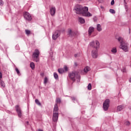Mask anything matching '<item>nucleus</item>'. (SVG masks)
<instances>
[{
  "instance_id": "f257e3e1",
  "label": "nucleus",
  "mask_w": 131,
  "mask_h": 131,
  "mask_svg": "<svg viewBox=\"0 0 131 131\" xmlns=\"http://www.w3.org/2000/svg\"><path fill=\"white\" fill-rule=\"evenodd\" d=\"M116 39H117L120 43V49H122L124 52H127V51H128L127 44L123 41V38L119 37L118 38H116Z\"/></svg>"
},
{
  "instance_id": "f03ea898",
  "label": "nucleus",
  "mask_w": 131,
  "mask_h": 131,
  "mask_svg": "<svg viewBox=\"0 0 131 131\" xmlns=\"http://www.w3.org/2000/svg\"><path fill=\"white\" fill-rule=\"evenodd\" d=\"M69 76L73 81H75L76 79L77 81H80V75H79V74L77 72H72L70 73Z\"/></svg>"
},
{
  "instance_id": "7ed1b4c3",
  "label": "nucleus",
  "mask_w": 131,
  "mask_h": 131,
  "mask_svg": "<svg viewBox=\"0 0 131 131\" xmlns=\"http://www.w3.org/2000/svg\"><path fill=\"white\" fill-rule=\"evenodd\" d=\"M39 51L37 49L35 50L32 54V58L35 62L39 61Z\"/></svg>"
},
{
  "instance_id": "20e7f679",
  "label": "nucleus",
  "mask_w": 131,
  "mask_h": 131,
  "mask_svg": "<svg viewBox=\"0 0 131 131\" xmlns=\"http://www.w3.org/2000/svg\"><path fill=\"white\" fill-rule=\"evenodd\" d=\"M82 16L92 17V15L89 12V8L88 7L84 6L82 8Z\"/></svg>"
},
{
  "instance_id": "39448f33",
  "label": "nucleus",
  "mask_w": 131,
  "mask_h": 131,
  "mask_svg": "<svg viewBox=\"0 0 131 131\" xmlns=\"http://www.w3.org/2000/svg\"><path fill=\"white\" fill-rule=\"evenodd\" d=\"M74 10L75 13L78 15H81L82 14V6L80 5L75 6Z\"/></svg>"
},
{
  "instance_id": "423d86ee",
  "label": "nucleus",
  "mask_w": 131,
  "mask_h": 131,
  "mask_svg": "<svg viewBox=\"0 0 131 131\" xmlns=\"http://www.w3.org/2000/svg\"><path fill=\"white\" fill-rule=\"evenodd\" d=\"M109 104H110V100L109 99L105 100V101L103 102V108L104 111H107V110L109 109Z\"/></svg>"
},
{
  "instance_id": "0eeeda50",
  "label": "nucleus",
  "mask_w": 131,
  "mask_h": 131,
  "mask_svg": "<svg viewBox=\"0 0 131 131\" xmlns=\"http://www.w3.org/2000/svg\"><path fill=\"white\" fill-rule=\"evenodd\" d=\"M91 47H92V48H94V49H98V48L100 47V42L99 41L96 40L95 43V41H92L90 43Z\"/></svg>"
},
{
  "instance_id": "6e6552de",
  "label": "nucleus",
  "mask_w": 131,
  "mask_h": 131,
  "mask_svg": "<svg viewBox=\"0 0 131 131\" xmlns=\"http://www.w3.org/2000/svg\"><path fill=\"white\" fill-rule=\"evenodd\" d=\"M98 48H95L92 51V56L94 59H97L98 56Z\"/></svg>"
},
{
  "instance_id": "1a4fd4ad",
  "label": "nucleus",
  "mask_w": 131,
  "mask_h": 131,
  "mask_svg": "<svg viewBox=\"0 0 131 131\" xmlns=\"http://www.w3.org/2000/svg\"><path fill=\"white\" fill-rule=\"evenodd\" d=\"M24 16L25 19H26V20H27L28 21H31V20L32 19V17H31V15H30V13L27 12H25V13L24 14Z\"/></svg>"
},
{
  "instance_id": "9d476101",
  "label": "nucleus",
  "mask_w": 131,
  "mask_h": 131,
  "mask_svg": "<svg viewBox=\"0 0 131 131\" xmlns=\"http://www.w3.org/2000/svg\"><path fill=\"white\" fill-rule=\"evenodd\" d=\"M15 109L18 114V117L19 118L22 117V111H21V108H20V106H19V105H16Z\"/></svg>"
},
{
  "instance_id": "9b49d317",
  "label": "nucleus",
  "mask_w": 131,
  "mask_h": 131,
  "mask_svg": "<svg viewBox=\"0 0 131 131\" xmlns=\"http://www.w3.org/2000/svg\"><path fill=\"white\" fill-rule=\"evenodd\" d=\"M60 36V31H55L52 35V38L54 40H56Z\"/></svg>"
},
{
  "instance_id": "f8f14e48",
  "label": "nucleus",
  "mask_w": 131,
  "mask_h": 131,
  "mask_svg": "<svg viewBox=\"0 0 131 131\" xmlns=\"http://www.w3.org/2000/svg\"><path fill=\"white\" fill-rule=\"evenodd\" d=\"M58 117H59V114L57 112H53V120L54 122L58 121Z\"/></svg>"
},
{
  "instance_id": "ddd939ff",
  "label": "nucleus",
  "mask_w": 131,
  "mask_h": 131,
  "mask_svg": "<svg viewBox=\"0 0 131 131\" xmlns=\"http://www.w3.org/2000/svg\"><path fill=\"white\" fill-rule=\"evenodd\" d=\"M50 13L52 16H54L55 14H56V7H51L50 9Z\"/></svg>"
},
{
  "instance_id": "4468645a",
  "label": "nucleus",
  "mask_w": 131,
  "mask_h": 131,
  "mask_svg": "<svg viewBox=\"0 0 131 131\" xmlns=\"http://www.w3.org/2000/svg\"><path fill=\"white\" fill-rule=\"evenodd\" d=\"M95 31V28L94 27H90L88 30L89 35L91 36L92 35V33Z\"/></svg>"
},
{
  "instance_id": "2eb2a0df",
  "label": "nucleus",
  "mask_w": 131,
  "mask_h": 131,
  "mask_svg": "<svg viewBox=\"0 0 131 131\" xmlns=\"http://www.w3.org/2000/svg\"><path fill=\"white\" fill-rule=\"evenodd\" d=\"M68 34L70 36H74V35L76 34L75 32L72 31L71 29H69Z\"/></svg>"
},
{
  "instance_id": "dca6fc26",
  "label": "nucleus",
  "mask_w": 131,
  "mask_h": 131,
  "mask_svg": "<svg viewBox=\"0 0 131 131\" xmlns=\"http://www.w3.org/2000/svg\"><path fill=\"white\" fill-rule=\"evenodd\" d=\"M90 70H91V68L88 66L85 67L83 69L84 73H83V74H86Z\"/></svg>"
},
{
  "instance_id": "f3484780",
  "label": "nucleus",
  "mask_w": 131,
  "mask_h": 131,
  "mask_svg": "<svg viewBox=\"0 0 131 131\" xmlns=\"http://www.w3.org/2000/svg\"><path fill=\"white\" fill-rule=\"evenodd\" d=\"M96 29L97 31H98V32H101V31H102V26H101V25L99 24H97L96 27Z\"/></svg>"
},
{
  "instance_id": "a211bd4d",
  "label": "nucleus",
  "mask_w": 131,
  "mask_h": 131,
  "mask_svg": "<svg viewBox=\"0 0 131 131\" xmlns=\"http://www.w3.org/2000/svg\"><path fill=\"white\" fill-rule=\"evenodd\" d=\"M59 111V107H58V104L56 103L54 105L53 112H58Z\"/></svg>"
},
{
  "instance_id": "6ab92c4d",
  "label": "nucleus",
  "mask_w": 131,
  "mask_h": 131,
  "mask_svg": "<svg viewBox=\"0 0 131 131\" xmlns=\"http://www.w3.org/2000/svg\"><path fill=\"white\" fill-rule=\"evenodd\" d=\"M25 32H26V34H27V35L28 36H29V35H30V34H32L31 31H30L29 30H25Z\"/></svg>"
},
{
  "instance_id": "aec40b11",
  "label": "nucleus",
  "mask_w": 131,
  "mask_h": 131,
  "mask_svg": "<svg viewBox=\"0 0 131 131\" xmlns=\"http://www.w3.org/2000/svg\"><path fill=\"white\" fill-rule=\"evenodd\" d=\"M112 53H113V54H116L117 53V49H116V48L114 47L112 50H111Z\"/></svg>"
},
{
  "instance_id": "412c9836",
  "label": "nucleus",
  "mask_w": 131,
  "mask_h": 131,
  "mask_svg": "<svg viewBox=\"0 0 131 131\" xmlns=\"http://www.w3.org/2000/svg\"><path fill=\"white\" fill-rule=\"evenodd\" d=\"M123 109V105H119L117 106V111H121Z\"/></svg>"
},
{
  "instance_id": "4be33fe9",
  "label": "nucleus",
  "mask_w": 131,
  "mask_h": 131,
  "mask_svg": "<svg viewBox=\"0 0 131 131\" xmlns=\"http://www.w3.org/2000/svg\"><path fill=\"white\" fill-rule=\"evenodd\" d=\"M58 71L60 74H62V73H64V69H58Z\"/></svg>"
},
{
  "instance_id": "5701e85b",
  "label": "nucleus",
  "mask_w": 131,
  "mask_h": 131,
  "mask_svg": "<svg viewBox=\"0 0 131 131\" xmlns=\"http://www.w3.org/2000/svg\"><path fill=\"white\" fill-rule=\"evenodd\" d=\"M30 67L33 70L34 69V68H35V65L34 64V63L33 62H31Z\"/></svg>"
},
{
  "instance_id": "b1692460",
  "label": "nucleus",
  "mask_w": 131,
  "mask_h": 131,
  "mask_svg": "<svg viewBox=\"0 0 131 131\" xmlns=\"http://www.w3.org/2000/svg\"><path fill=\"white\" fill-rule=\"evenodd\" d=\"M1 86H2V88H5L6 86V84L5 83V82L1 81Z\"/></svg>"
},
{
  "instance_id": "393cba45",
  "label": "nucleus",
  "mask_w": 131,
  "mask_h": 131,
  "mask_svg": "<svg viewBox=\"0 0 131 131\" xmlns=\"http://www.w3.org/2000/svg\"><path fill=\"white\" fill-rule=\"evenodd\" d=\"M35 102L36 104H37V105H38V106H40V105H41V103H40V102L39 100H38V99H35Z\"/></svg>"
},
{
  "instance_id": "a878e982",
  "label": "nucleus",
  "mask_w": 131,
  "mask_h": 131,
  "mask_svg": "<svg viewBox=\"0 0 131 131\" xmlns=\"http://www.w3.org/2000/svg\"><path fill=\"white\" fill-rule=\"evenodd\" d=\"M56 103L57 104H60V103H61V99H60L59 98H56Z\"/></svg>"
},
{
  "instance_id": "bb28decb",
  "label": "nucleus",
  "mask_w": 131,
  "mask_h": 131,
  "mask_svg": "<svg viewBox=\"0 0 131 131\" xmlns=\"http://www.w3.org/2000/svg\"><path fill=\"white\" fill-rule=\"evenodd\" d=\"M88 90L89 91H91L92 90V84L89 83L88 85Z\"/></svg>"
},
{
  "instance_id": "cd10ccee",
  "label": "nucleus",
  "mask_w": 131,
  "mask_h": 131,
  "mask_svg": "<svg viewBox=\"0 0 131 131\" xmlns=\"http://www.w3.org/2000/svg\"><path fill=\"white\" fill-rule=\"evenodd\" d=\"M78 20L79 23H80V24H82V18L79 17Z\"/></svg>"
},
{
  "instance_id": "c85d7f7f",
  "label": "nucleus",
  "mask_w": 131,
  "mask_h": 131,
  "mask_svg": "<svg viewBox=\"0 0 131 131\" xmlns=\"http://www.w3.org/2000/svg\"><path fill=\"white\" fill-rule=\"evenodd\" d=\"M48 79L47 77H46L45 78H44V81H43V83L45 84H47V83L48 82Z\"/></svg>"
},
{
  "instance_id": "c756f323",
  "label": "nucleus",
  "mask_w": 131,
  "mask_h": 131,
  "mask_svg": "<svg viewBox=\"0 0 131 131\" xmlns=\"http://www.w3.org/2000/svg\"><path fill=\"white\" fill-rule=\"evenodd\" d=\"M54 78H55V79H58V74L54 73Z\"/></svg>"
},
{
  "instance_id": "7c9ffc66",
  "label": "nucleus",
  "mask_w": 131,
  "mask_h": 131,
  "mask_svg": "<svg viewBox=\"0 0 131 131\" xmlns=\"http://www.w3.org/2000/svg\"><path fill=\"white\" fill-rule=\"evenodd\" d=\"M110 12L111 13V14H115V10H114V9H110Z\"/></svg>"
},
{
  "instance_id": "2f4dec72",
  "label": "nucleus",
  "mask_w": 131,
  "mask_h": 131,
  "mask_svg": "<svg viewBox=\"0 0 131 131\" xmlns=\"http://www.w3.org/2000/svg\"><path fill=\"white\" fill-rule=\"evenodd\" d=\"M15 71H16L18 75H20V71H19V69H18V68H15Z\"/></svg>"
},
{
  "instance_id": "473e14b6",
  "label": "nucleus",
  "mask_w": 131,
  "mask_h": 131,
  "mask_svg": "<svg viewBox=\"0 0 131 131\" xmlns=\"http://www.w3.org/2000/svg\"><path fill=\"white\" fill-rule=\"evenodd\" d=\"M63 70H64V72L66 71V72H67L68 71V67H67V66H64V68H63Z\"/></svg>"
},
{
  "instance_id": "72a5a7b5",
  "label": "nucleus",
  "mask_w": 131,
  "mask_h": 131,
  "mask_svg": "<svg viewBox=\"0 0 131 131\" xmlns=\"http://www.w3.org/2000/svg\"><path fill=\"white\" fill-rule=\"evenodd\" d=\"M79 56H80V53H77L74 55L75 58H77V57H79Z\"/></svg>"
},
{
  "instance_id": "f704fd0d",
  "label": "nucleus",
  "mask_w": 131,
  "mask_h": 131,
  "mask_svg": "<svg viewBox=\"0 0 131 131\" xmlns=\"http://www.w3.org/2000/svg\"><path fill=\"white\" fill-rule=\"evenodd\" d=\"M4 5V1L0 0V6H3Z\"/></svg>"
},
{
  "instance_id": "c9c22d12",
  "label": "nucleus",
  "mask_w": 131,
  "mask_h": 131,
  "mask_svg": "<svg viewBox=\"0 0 131 131\" xmlns=\"http://www.w3.org/2000/svg\"><path fill=\"white\" fill-rule=\"evenodd\" d=\"M125 9H126V12H127L128 7H127V5H126V4L125 5Z\"/></svg>"
},
{
  "instance_id": "e433bc0d",
  "label": "nucleus",
  "mask_w": 131,
  "mask_h": 131,
  "mask_svg": "<svg viewBox=\"0 0 131 131\" xmlns=\"http://www.w3.org/2000/svg\"><path fill=\"white\" fill-rule=\"evenodd\" d=\"M130 123H129V121H127L125 122V125H129Z\"/></svg>"
},
{
  "instance_id": "4c0bfd02",
  "label": "nucleus",
  "mask_w": 131,
  "mask_h": 131,
  "mask_svg": "<svg viewBox=\"0 0 131 131\" xmlns=\"http://www.w3.org/2000/svg\"><path fill=\"white\" fill-rule=\"evenodd\" d=\"M111 4L112 6H113L114 5V0H112Z\"/></svg>"
},
{
  "instance_id": "58836bf2",
  "label": "nucleus",
  "mask_w": 131,
  "mask_h": 131,
  "mask_svg": "<svg viewBox=\"0 0 131 131\" xmlns=\"http://www.w3.org/2000/svg\"><path fill=\"white\" fill-rule=\"evenodd\" d=\"M0 78H3V74H2V72H0Z\"/></svg>"
},
{
  "instance_id": "ea45409f",
  "label": "nucleus",
  "mask_w": 131,
  "mask_h": 131,
  "mask_svg": "<svg viewBox=\"0 0 131 131\" xmlns=\"http://www.w3.org/2000/svg\"><path fill=\"white\" fill-rule=\"evenodd\" d=\"M40 75H41V76H42V77H43V76H44V75H45V73H41L40 74Z\"/></svg>"
},
{
  "instance_id": "a19ab883",
  "label": "nucleus",
  "mask_w": 131,
  "mask_h": 131,
  "mask_svg": "<svg viewBox=\"0 0 131 131\" xmlns=\"http://www.w3.org/2000/svg\"><path fill=\"white\" fill-rule=\"evenodd\" d=\"M85 22V21L84 20V19L82 18V24H83Z\"/></svg>"
},
{
  "instance_id": "79ce46f5",
  "label": "nucleus",
  "mask_w": 131,
  "mask_h": 131,
  "mask_svg": "<svg viewBox=\"0 0 131 131\" xmlns=\"http://www.w3.org/2000/svg\"><path fill=\"white\" fill-rule=\"evenodd\" d=\"M100 8L102 9V10H104V7H103L102 6H100Z\"/></svg>"
},
{
  "instance_id": "37998d69",
  "label": "nucleus",
  "mask_w": 131,
  "mask_h": 131,
  "mask_svg": "<svg viewBox=\"0 0 131 131\" xmlns=\"http://www.w3.org/2000/svg\"><path fill=\"white\" fill-rule=\"evenodd\" d=\"M72 100H76L75 97H72Z\"/></svg>"
},
{
  "instance_id": "c03bdc74",
  "label": "nucleus",
  "mask_w": 131,
  "mask_h": 131,
  "mask_svg": "<svg viewBox=\"0 0 131 131\" xmlns=\"http://www.w3.org/2000/svg\"><path fill=\"white\" fill-rule=\"evenodd\" d=\"M37 131H43V130H42L39 129H38Z\"/></svg>"
},
{
  "instance_id": "a18cd8bd",
  "label": "nucleus",
  "mask_w": 131,
  "mask_h": 131,
  "mask_svg": "<svg viewBox=\"0 0 131 131\" xmlns=\"http://www.w3.org/2000/svg\"><path fill=\"white\" fill-rule=\"evenodd\" d=\"M124 3H125V5H126V3H125V0H124Z\"/></svg>"
},
{
  "instance_id": "49530a36",
  "label": "nucleus",
  "mask_w": 131,
  "mask_h": 131,
  "mask_svg": "<svg viewBox=\"0 0 131 131\" xmlns=\"http://www.w3.org/2000/svg\"><path fill=\"white\" fill-rule=\"evenodd\" d=\"M123 72H125V70L123 69Z\"/></svg>"
},
{
  "instance_id": "de8ad7c7",
  "label": "nucleus",
  "mask_w": 131,
  "mask_h": 131,
  "mask_svg": "<svg viewBox=\"0 0 131 131\" xmlns=\"http://www.w3.org/2000/svg\"><path fill=\"white\" fill-rule=\"evenodd\" d=\"M129 82H131V78L129 80Z\"/></svg>"
},
{
  "instance_id": "09e8293b",
  "label": "nucleus",
  "mask_w": 131,
  "mask_h": 131,
  "mask_svg": "<svg viewBox=\"0 0 131 131\" xmlns=\"http://www.w3.org/2000/svg\"><path fill=\"white\" fill-rule=\"evenodd\" d=\"M75 65H76V66H77V64H76V62H75Z\"/></svg>"
},
{
  "instance_id": "8fccbe9b",
  "label": "nucleus",
  "mask_w": 131,
  "mask_h": 131,
  "mask_svg": "<svg viewBox=\"0 0 131 131\" xmlns=\"http://www.w3.org/2000/svg\"><path fill=\"white\" fill-rule=\"evenodd\" d=\"M98 2H101V0H98Z\"/></svg>"
}]
</instances>
